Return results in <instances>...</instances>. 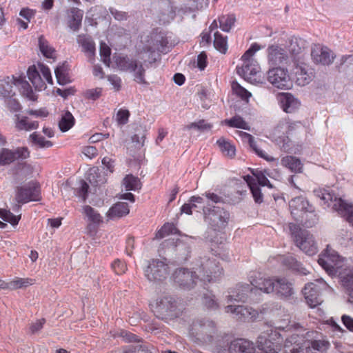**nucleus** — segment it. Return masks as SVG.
<instances>
[{"label":"nucleus","mask_w":353,"mask_h":353,"mask_svg":"<svg viewBox=\"0 0 353 353\" xmlns=\"http://www.w3.org/2000/svg\"><path fill=\"white\" fill-rule=\"evenodd\" d=\"M18 22L23 23V21L22 20H21V19H18Z\"/></svg>","instance_id":"8"},{"label":"nucleus","mask_w":353,"mask_h":353,"mask_svg":"<svg viewBox=\"0 0 353 353\" xmlns=\"http://www.w3.org/2000/svg\"><path fill=\"white\" fill-rule=\"evenodd\" d=\"M20 16L30 21L35 14V11L29 8H23L20 11Z\"/></svg>","instance_id":"4"},{"label":"nucleus","mask_w":353,"mask_h":353,"mask_svg":"<svg viewBox=\"0 0 353 353\" xmlns=\"http://www.w3.org/2000/svg\"><path fill=\"white\" fill-rule=\"evenodd\" d=\"M110 12L111 15H112L114 19L117 21H121L129 19V16L127 12L120 11L112 8H110Z\"/></svg>","instance_id":"3"},{"label":"nucleus","mask_w":353,"mask_h":353,"mask_svg":"<svg viewBox=\"0 0 353 353\" xmlns=\"http://www.w3.org/2000/svg\"><path fill=\"white\" fill-rule=\"evenodd\" d=\"M183 15L184 17L182 18L183 20H189V15H191L192 19H194L196 16L194 12L191 8L186 9L185 11H183Z\"/></svg>","instance_id":"6"},{"label":"nucleus","mask_w":353,"mask_h":353,"mask_svg":"<svg viewBox=\"0 0 353 353\" xmlns=\"http://www.w3.org/2000/svg\"><path fill=\"white\" fill-rule=\"evenodd\" d=\"M71 22H81L83 16V11L77 8H72L67 12Z\"/></svg>","instance_id":"2"},{"label":"nucleus","mask_w":353,"mask_h":353,"mask_svg":"<svg viewBox=\"0 0 353 353\" xmlns=\"http://www.w3.org/2000/svg\"><path fill=\"white\" fill-rule=\"evenodd\" d=\"M86 19H88L90 22H97L98 21H108L110 19V17L105 8L96 6L91 8L87 12Z\"/></svg>","instance_id":"1"},{"label":"nucleus","mask_w":353,"mask_h":353,"mask_svg":"<svg viewBox=\"0 0 353 353\" xmlns=\"http://www.w3.org/2000/svg\"><path fill=\"white\" fill-rule=\"evenodd\" d=\"M236 18L234 14H229L227 16L223 15L219 18V22H236Z\"/></svg>","instance_id":"5"},{"label":"nucleus","mask_w":353,"mask_h":353,"mask_svg":"<svg viewBox=\"0 0 353 353\" xmlns=\"http://www.w3.org/2000/svg\"><path fill=\"white\" fill-rule=\"evenodd\" d=\"M54 0H44L42 3V8L45 10H50L53 7Z\"/></svg>","instance_id":"7"}]
</instances>
